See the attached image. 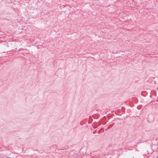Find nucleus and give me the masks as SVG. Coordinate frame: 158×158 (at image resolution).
Returning a JSON list of instances; mask_svg holds the SVG:
<instances>
[{
  "mask_svg": "<svg viewBox=\"0 0 158 158\" xmlns=\"http://www.w3.org/2000/svg\"><path fill=\"white\" fill-rule=\"evenodd\" d=\"M157 89H158V87L157 88Z\"/></svg>",
  "mask_w": 158,
  "mask_h": 158,
  "instance_id": "nucleus-2",
  "label": "nucleus"
},
{
  "mask_svg": "<svg viewBox=\"0 0 158 158\" xmlns=\"http://www.w3.org/2000/svg\"><path fill=\"white\" fill-rule=\"evenodd\" d=\"M156 158H158V156L156 157Z\"/></svg>",
  "mask_w": 158,
  "mask_h": 158,
  "instance_id": "nucleus-1",
  "label": "nucleus"
}]
</instances>
